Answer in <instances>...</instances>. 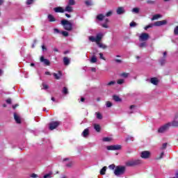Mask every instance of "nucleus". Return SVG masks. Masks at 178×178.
Returning a JSON list of instances; mask_svg holds the SVG:
<instances>
[{
    "instance_id": "1",
    "label": "nucleus",
    "mask_w": 178,
    "mask_h": 178,
    "mask_svg": "<svg viewBox=\"0 0 178 178\" xmlns=\"http://www.w3.org/2000/svg\"><path fill=\"white\" fill-rule=\"evenodd\" d=\"M169 129H170V124H169V122L165 123L164 124H163L162 126H161L158 130H157V133H159V134H164V133H166V131H168V130H169Z\"/></svg>"
},
{
    "instance_id": "2",
    "label": "nucleus",
    "mask_w": 178,
    "mask_h": 178,
    "mask_svg": "<svg viewBox=\"0 0 178 178\" xmlns=\"http://www.w3.org/2000/svg\"><path fill=\"white\" fill-rule=\"evenodd\" d=\"M61 24L63 26V28L65 30H67V31H72L73 29V24L70 23V22L66 20V19H63L61 21Z\"/></svg>"
},
{
    "instance_id": "3",
    "label": "nucleus",
    "mask_w": 178,
    "mask_h": 178,
    "mask_svg": "<svg viewBox=\"0 0 178 178\" xmlns=\"http://www.w3.org/2000/svg\"><path fill=\"white\" fill-rule=\"evenodd\" d=\"M124 172H126V168L123 166H117L114 170V175L115 176H122V175H124Z\"/></svg>"
},
{
    "instance_id": "4",
    "label": "nucleus",
    "mask_w": 178,
    "mask_h": 178,
    "mask_svg": "<svg viewBox=\"0 0 178 178\" xmlns=\"http://www.w3.org/2000/svg\"><path fill=\"white\" fill-rule=\"evenodd\" d=\"M106 149H108V151H118L119 149H122V145H114L107 146Z\"/></svg>"
},
{
    "instance_id": "5",
    "label": "nucleus",
    "mask_w": 178,
    "mask_h": 178,
    "mask_svg": "<svg viewBox=\"0 0 178 178\" xmlns=\"http://www.w3.org/2000/svg\"><path fill=\"white\" fill-rule=\"evenodd\" d=\"M141 160H131L127 162V166H136L137 165H140Z\"/></svg>"
},
{
    "instance_id": "6",
    "label": "nucleus",
    "mask_w": 178,
    "mask_h": 178,
    "mask_svg": "<svg viewBox=\"0 0 178 178\" xmlns=\"http://www.w3.org/2000/svg\"><path fill=\"white\" fill-rule=\"evenodd\" d=\"M59 124H60V122H59L58 121L51 122L49 124V130H55V129H56V127H58V126H59Z\"/></svg>"
},
{
    "instance_id": "7",
    "label": "nucleus",
    "mask_w": 178,
    "mask_h": 178,
    "mask_svg": "<svg viewBox=\"0 0 178 178\" xmlns=\"http://www.w3.org/2000/svg\"><path fill=\"white\" fill-rule=\"evenodd\" d=\"M148 38H149V35L146 33H143L139 36L140 41H147Z\"/></svg>"
},
{
    "instance_id": "8",
    "label": "nucleus",
    "mask_w": 178,
    "mask_h": 178,
    "mask_svg": "<svg viewBox=\"0 0 178 178\" xmlns=\"http://www.w3.org/2000/svg\"><path fill=\"white\" fill-rule=\"evenodd\" d=\"M150 155H151V152H149V151H143L141 152L140 156L143 159H148Z\"/></svg>"
},
{
    "instance_id": "9",
    "label": "nucleus",
    "mask_w": 178,
    "mask_h": 178,
    "mask_svg": "<svg viewBox=\"0 0 178 178\" xmlns=\"http://www.w3.org/2000/svg\"><path fill=\"white\" fill-rule=\"evenodd\" d=\"M40 62L42 63H44V65H45V66H49V65H51V62H49V60L44 58V56H42L40 57Z\"/></svg>"
},
{
    "instance_id": "10",
    "label": "nucleus",
    "mask_w": 178,
    "mask_h": 178,
    "mask_svg": "<svg viewBox=\"0 0 178 178\" xmlns=\"http://www.w3.org/2000/svg\"><path fill=\"white\" fill-rule=\"evenodd\" d=\"M168 24V21L166 20H163V21H157L156 22H154V26H156V27H159L161 26H165V24Z\"/></svg>"
},
{
    "instance_id": "11",
    "label": "nucleus",
    "mask_w": 178,
    "mask_h": 178,
    "mask_svg": "<svg viewBox=\"0 0 178 178\" xmlns=\"http://www.w3.org/2000/svg\"><path fill=\"white\" fill-rule=\"evenodd\" d=\"M56 13H65V9L63 7H56L54 8Z\"/></svg>"
},
{
    "instance_id": "12",
    "label": "nucleus",
    "mask_w": 178,
    "mask_h": 178,
    "mask_svg": "<svg viewBox=\"0 0 178 178\" xmlns=\"http://www.w3.org/2000/svg\"><path fill=\"white\" fill-rule=\"evenodd\" d=\"M117 15H123V13H126V10H124V7H118L116 10Z\"/></svg>"
},
{
    "instance_id": "13",
    "label": "nucleus",
    "mask_w": 178,
    "mask_h": 178,
    "mask_svg": "<svg viewBox=\"0 0 178 178\" xmlns=\"http://www.w3.org/2000/svg\"><path fill=\"white\" fill-rule=\"evenodd\" d=\"M81 136L83 137H84V138H87V137H88V136H90V129H88V128H87L85 130H83V131L81 134Z\"/></svg>"
},
{
    "instance_id": "14",
    "label": "nucleus",
    "mask_w": 178,
    "mask_h": 178,
    "mask_svg": "<svg viewBox=\"0 0 178 178\" xmlns=\"http://www.w3.org/2000/svg\"><path fill=\"white\" fill-rule=\"evenodd\" d=\"M170 127H178V120H174L170 122H168Z\"/></svg>"
},
{
    "instance_id": "15",
    "label": "nucleus",
    "mask_w": 178,
    "mask_h": 178,
    "mask_svg": "<svg viewBox=\"0 0 178 178\" xmlns=\"http://www.w3.org/2000/svg\"><path fill=\"white\" fill-rule=\"evenodd\" d=\"M64 12H68V13H72V12H73V7L70 5H67L64 9Z\"/></svg>"
},
{
    "instance_id": "16",
    "label": "nucleus",
    "mask_w": 178,
    "mask_h": 178,
    "mask_svg": "<svg viewBox=\"0 0 178 178\" xmlns=\"http://www.w3.org/2000/svg\"><path fill=\"white\" fill-rule=\"evenodd\" d=\"M102 37H104V34L103 33H97L96 35V42L98 43L99 42V41H101V40H102Z\"/></svg>"
},
{
    "instance_id": "17",
    "label": "nucleus",
    "mask_w": 178,
    "mask_h": 178,
    "mask_svg": "<svg viewBox=\"0 0 178 178\" xmlns=\"http://www.w3.org/2000/svg\"><path fill=\"white\" fill-rule=\"evenodd\" d=\"M150 83H152V84H154V86H158V83H159V81L158 80V78H152L150 79Z\"/></svg>"
},
{
    "instance_id": "18",
    "label": "nucleus",
    "mask_w": 178,
    "mask_h": 178,
    "mask_svg": "<svg viewBox=\"0 0 178 178\" xmlns=\"http://www.w3.org/2000/svg\"><path fill=\"white\" fill-rule=\"evenodd\" d=\"M53 76L55 77V79L56 80H59V79H60V77H62V72L60 71H59L58 74L53 73Z\"/></svg>"
},
{
    "instance_id": "19",
    "label": "nucleus",
    "mask_w": 178,
    "mask_h": 178,
    "mask_svg": "<svg viewBox=\"0 0 178 178\" xmlns=\"http://www.w3.org/2000/svg\"><path fill=\"white\" fill-rule=\"evenodd\" d=\"M14 119H15L16 123L22 122V121L20 120V117L19 115H17V114L16 113H14Z\"/></svg>"
},
{
    "instance_id": "20",
    "label": "nucleus",
    "mask_w": 178,
    "mask_h": 178,
    "mask_svg": "<svg viewBox=\"0 0 178 178\" xmlns=\"http://www.w3.org/2000/svg\"><path fill=\"white\" fill-rule=\"evenodd\" d=\"M63 62H64V65H65V66H67V65L70 63V59H69V58L67 57H64Z\"/></svg>"
},
{
    "instance_id": "21",
    "label": "nucleus",
    "mask_w": 178,
    "mask_h": 178,
    "mask_svg": "<svg viewBox=\"0 0 178 178\" xmlns=\"http://www.w3.org/2000/svg\"><path fill=\"white\" fill-rule=\"evenodd\" d=\"M104 17H105V15L99 14L96 17V19L99 22H102V20H104Z\"/></svg>"
},
{
    "instance_id": "22",
    "label": "nucleus",
    "mask_w": 178,
    "mask_h": 178,
    "mask_svg": "<svg viewBox=\"0 0 178 178\" xmlns=\"http://www.w3.org/2000/svg\"><path fill=\"white\" fill-rule=\"evenodd\" d=\"M109 22V19H105V23L104 24H102V27H104V29H108V23Z\"/></svg>"
},
{
    "instance_id": "23",
    "label": "nucleus",
    "mask_w": 178,
    "mask_h": 178,
    "mask_svg": "<svg viewBox=\"0 0 178 178\" xmlns=\"http://www.w3.org/2000/svg\"><path fill=\"white\" fill-rule=\"evenodd\" d=\"M48 19H49V22H56V19H55V17H54V15H48Z\"/></svg>"
},
{
    "instance_id": "24",
    "label": "nucleus",
    "mask_w": 178,
    "mask_h": 178,
    "mask_svg": "<svg viewBox=\"0 0 178 178\" xmlns=\"http://www.w3.org/2000/svg\"><path fill=\"white\" fill-rule=\"evenodd\" d=\"M113 99H114V101H115V102H120V101H122L120 97H119V96H118V95H114L113 97Z\"/></svg>"
},
{
    "instance_id": "25",
    "label": "nucleus",
    "mask_w": 178,
    "mask_h": 178,
    "mask_svg": "<svg viewBox=\"0 0 178 178\" xmlns=\"http://www.w3.org/2000/svg\"><path fill=\"white\" fill-rule=\"evenodd\" d=\"M162 17V15H159V14H157V15H154L152 18V20H157V19H159Z\"/></svg>"
},
{
    "instance_id": "26",
    "label": "nucleus",
    "mask_w": 178,
    "mask_h": 178,
    "mask_svg": "<svg viewBox=\"0 0 178 178\" xmlns=\"http://www.w3.org/2000/svg\"><path fill=\"white\" fill-rule=\"evenodd\" d=\"M94 129L96 130V131H101V127L99 126V124H95Z\"/></svg>"
},
{
    "instance_id": "27",
    "label": "nucleus",
    "mask_w": 178,
    "mask_h": 178,
    "mask_svg": "<svg viewBox=\"0 0 178 178\" xmlns=\"http://www.w3.org/2000/svg\"><path fill=\"white\" fill-rule=\"evenodd\" d=\"M97 44V45L99 48H102L103 49H106V45H105V44H102L99 42H98Z\"/></svg>"
},
{
    "instance_id": "28",
    "label": "nucleus",
    "mask_w": 178,
    "mask_h": 178,
    "mask_svg": "<svg viewBox=\"0 0 178 178\" xmlns=\"http://www.w3.org/2000/svg\"><path fill=\"white\" fill-rule=\"evenodd\" d=\"M102 140L104 141L105 143H109L112 141V138L106 137V138H104Z\"/></svg>"
},
{
    "instance_id": "29",
    "label": "nucleus",
    "mask_w": 178,
    "mask_h": 178,
    "mask_svg": "<svg viewBox=\"0 0 178 178\" xmlns=\"http://www.w3.org/2000/svg\"><path fill=\"white\" fill-rule=\"evenodd\" d=\"M97 62V57L95 56H92L90 59V63H96Z\"/></svg>"
},
{
    "instance_id": "30",
    "label": "nucleus",
    "mask_w": 178,
    "mask_h": 178,
    "mask_svg": "<svg viewBox=\"0 0 178 178\" xmlns=\"http://www.w3.org/2000/svg\"><path fill=\"white\" fill-rule=\"evenodd\" d=\"M145 47H147V42H143L138 44L139 48H145Z\"/></svg>"
},
{
    "instance_id": "31",
    "label": "nucleus",
    "mask_w": 178,
    "mask_h": 178,
    "mask_svg": "<svg viewBox=\"0 0 178 178\" xmlns=\"http://www.w3.org/2000/svg\"><path fill=\"white\" fill-rule=\"evenodd\" d=\"M89 40L91 41L92 42H97V39L94 36H90Z\"/></svg>"
},
{
    "instance_id": "32",
    "label": "nucleus",
    "mask_w": 178,
    "mask_h": 178,
    "mask_svg": "<svg viewBox=\"0 0 178 178\" xmlns=\"http://www.w3.org/2000/svg\"><path fill=\"white\" fill-rule=\"evenodd\" d=\"M97 119H99V120H101V119H102V115L100 113H95Z\"/></svg>"
},
{
    "instance_id": "33",
    "label": "nucleus",
    "mask_w": 178,
    "mask_h": 178,
    "mask_svg": "<svg viewBox=\"0 0 178 178\" xmlns=\"http://www.w3.org/2000/svg\"><path fill=\"white\" fill-rule=\"evenodd\" d=\"M140 12V8H134L132 9L133 13H138Z\"/></svg>"
},
{
    "instance_id": "34",
    "label": "nucleus",
    "mask_w": 178,
    "mask_h": 178,
    "mask_svg": "<svg viewBox=\"0 0 178 178\" xmlns=\"http://www.w3.org/2000/svg\"><path fill=\"white\" fill-rule=\"evenodd\" d=\"M76 1H74V0H70L68 2V5H70V6H73V5H75Z\"/></svg>"
},
{
    "instance_id": "35",
    "label": "nucleus",
    "mask_w": 178,
    "mask_h": 178,
    "mask_svg": "<svg viewBox=\"0 0 178 178\" xmlns=\"http://www.w3.org/2000/svg\"><path fill=\"white\" fill-rule=\"evenodd\" d=\"M105 172H106V167H104V168L100 170V175H105Z\"/></svg>"
},
{
    "instance_id": "36",
    "label": "nucleus",
    "mask_w": 178,
    "mask_h": 178,
    "mask_svg": "<svg viewBox=\"0 0 178 178\" xmlns=\"http://www.w3.org/2000/svg\"><path fill=\"white\" fill-rule=\"evenodd\" d=\"M43 177L44 178H51V177H52V172L44 175Z\"/></svg>"
},
{
    "instance_id": "37",
    "label": "nucleus",
    "mask_w": 178,
    "mask_h": 178,
    "mask_svg": "<svg viewBox=\"0 0 178 178\" xmlns=\"http://www.w3.org/2000/svg\"><path fill=\"white\" fill-rule=\"evenodd\" d=\"M168 147V143H165L162 145L160 149H166V147Z\"/></svg>"
},
{
    "instance_id": "38",
    "label": "nucleus",
    "mask_w": 178,
    "mask_h": 178,
    "mask_svg": "<svg viewBox=\"0 0 178 178\" xmlns=\"http://www.w3.org/2000/svg\"><path fill=\"white\" fill-rule=\"evenodd\" d=\"M121 76L124 77V79H127V77H129V73L124 72L121 74Z\"/></svg>"
},
{
    "instance_id": "39",
    "label": "nucleus",
    "mask_w": 178,
    "mask_h": 178,
    "mask_svg": "<svg viewBox=\"0 0 178 178\" xmlns=\"http://www.w3.org/2000/svg\"><path fill=\"white\" fill-rule=\"evenodd\" d=\"M163 155H165V153H163V152H162L160 154V156L159 157H156V160H159V159H162V158H163Z\"/></svg>"
},
{
    "instance_id": "40",
    "label": "nucleus",
    "mask_w": 178,
    "mask_h": 178,
    "mask_svg": "<svg viewBox=\"0 0 178 178\" xmlns=\"http://www.w3.org/2000/svg\"><path fill=\"white\" fill-rule=\"evenodd\" d=\"M63 94H69V92L67 91V88H66V87L63 88Z\"/></svg>"
},
{
    "instance_id": "41",
    "label": "nucleus",
    "mask_w": 178,
    "mask_h": 178,
    "mask_svg": "<svg viewBox=\"0 0 178 178\" xmlns=\"http://www.w3.org/2000/svg\"><path fill=\"white\" fill-rule=\"evenodd\" d=\"M152 27H154V24H149L145 27V30H148V29H151Z\"/></svg>"
},
{
    "instance_id": "42",
    "label": "nucleus",
    "mask_w": 178,
    "mask_h": 178,
    "mask_svg": "<svg viewBox=\"0 0 178 178\" xmlns=\"http://www.w3.org/2000/svg\"><path fill=\"white\" fill-rule=\"evenodd\" d=\"M61 34L64 36V37H67L69 35V33L67 31H63L61 33Z\"/></svg>"
},
{
    "instance_id": "43",
    "label": "nucleus",
    "mask_w": 178,
    "mask_h": 178,
    "mask_svg": "<svg viewBox=\"0 0 178 178\" xmlns=\"http://www.w3.org/2000/svg\"><path fill=\"white\" fill-rule=\"evenodd\" d=\"M117 83L118 84H123V83H124V79H118Z\"/></svg>"
},
{
    "instance_id": "44",
    "label": "nucleus",
    "mask_w": 178,
    "mask_h": 178,
    "mask_svg": "<svg viewBox=\"0 0 178 178\" xmlns=\"http://www.w3.org/2000/svg\"><path fill=\"white\" fill-rule=\"evenodd\" d=\"M112 13H113V12L112 10H110L106 14V16L107 17H109V16H112Z\"/></svg>"
},
{
    "instance_id": "45",
    "label": "nucleus",
    "mask_w": 178,
    "mask_h": 178,
    "mask_svg": "<svg viewBox=\"0 0 178 178\" xmlns=\"http://www.w3.org/2000/svg\"><path fill=\"white\" fill-rule=\"evenodd\" d=\"M130 27H136V26H137V24H136V22H132L129 24Z\"/></svg>"
},
{
    "instance_id": "46",
    "label": "nucleus",
    "mask_w": 178,
    "mask_h": 178,
    "mask_svg": "<svg viewBox=\"0 0 178 178\" xmlns=\"http://www.w3.org/2000/svg\"><path fill=\"white\" fill-rule=\"evenodd\" d=\"M42 87H43V90H48V88H49L48 85H47L45 83H42Z\"/></svg>"
},
{
    "instance_id": "47",
    "label": "nucleus",
    "mask_w": 178,
    "mask_h": 178,
    "mask_svg": "<svg viewBox=\"0 0 178 178\" xmlns=\"http://www.w3.org/2000/svg\"><path fill=\"white\" fill-rule=\"evenodd\" d=\"M147 3H149L150 5H154V3H155V1L152 0H147Z\"/></svg>"
},
{
    "instance_id": "48",
    "label": "nucleus",
    "mask_w": 178,
    "mask_h": 178,
    "mask_svg": "<svg viewBox=\"0 0 178 178\" xmlns=\"http://www.w3.org/2000/svg\"><path fill=\"white\" fill-rule=\"evenodd\" d=\"M174 34H175V35H178V26L175 28Z\"/></svg>"
},
{
    "instance_id": "49",
    "label": "nucleus",
    "mask_w": 178,
    "mask_h": 178,
    "mask_svg": "<svg viewBox=\"0 0 178 178\" xmlns=\"http://www.w3.org/2000/svg\"><path fill=\"white\" fill-rule=\"evenodd\" d=\"M113 84H116L115 81H110L107 83V86H113Z\"/></svg>"
},
{
    "instance_id": "50",
    "label": "nucleus",
    "mask_w": 178,
    "mask_h": 178,
    "mask_svg": "<svg viewBox=\"0 0 178 178\" xmlns=\"http://www.w3.org/2000/svg\"><path fill=\"white\" fill-rule=\"evenodd\" d=\"M106 105L107 108H111V106H112V103L111 102H106Z\"/></svg>"
},
{
    "instance_id": "51",
    "label": "nucleus",
    "mask_w": 178,
    "mask_h": 178,
    "mask_svg": "<svg viewBox=\"0 0 178 178\" xmlns=\"http://www.w3.org/2000/svg\"><path fill=\"white\" fill-rule=\"evenodd\" d=\"M108 168L111 170H113L115 169V164H111L108 166Z\"/></svg>"
},
{
    "instance_id": "52",
    "label": "nucleus",
    "mask_w": 178,
    "mask_h": 178,
    "mask_svg": "<svg viewBox=\"0 0 178 178\" xmlns=\"http://www.w3.org/2000/svg\"><path fill=\"white\" fill-rule=\"evenodd\" d=\"M85 3H86V5H87L88 6H91V1H85Z\"/></svg>"
},
{
    "instance_id": "53",
    "label": "nucleus",
    "mask_w": 178,
    "mask_h": 178,
    "mask_svg": "<svg viewBox=\"0 0 178 178\" xmlns=\"http://www.w3.org/2000/svg\"><path fill=\"white\" fill-rule=\"evenodd\" d=\"M100 59L105 60V58L104 57V54L102 53H99Z\"/></svg>"
},
{
    "instance_id": "54",
    "label": "nucleus",
    "mask_w": 178,
    "mask_h": 178,
    "mask_svg": "<svg viewBox=\"0 0 178 178\" xmlns=\"http://www.w3.org/2000/svg\"><path fill=\"white\" fill-rule=\"evenodd\" d=\"M26 3L27 5H31V3H33V0H27Z\"/></svg>"
},
{
    "instance_id": "55",
    "label": "nucleus",
    "mask_w": 178,
    "mask_h": 178,
    "mask_svg": "<svg viewBox=\"0 0 178 178\" xmlns=\"http://www.w3.org/2000/svg\"><path fill=\"white\" fill-rule=\"evenodd\" d=\"M54 33L58 34V33H60V31H59V29H54Z\"/></svg>"
},
{
    "instance_id": "56",
    "label": "nucleus",
    "mask_w": 178,
    "mask_h": 178,
    "mask_svg": "<svg viewBox=\"0 0 178 178\" xmlns=\"http://www.w3.org/2000/svg\"><path fill=\"white\" fill-rule=\"evenodd\" d=\"M31 177L36 178V177H38V175L36 174H32Z\"/></svg>"
},
{
    "instance_id": "57",
    "label": "nucleus",
    "mask_w": 178,
    "mask_h": 178,
    "mask_svg": "<svg viewBox=\"0 0 178 178\" xmlns=\"http://www.w3.org/2000/svg\"><path fill=\"white\" fill-rule=\"evenodd\" d=\"M6 102H7V104H11V103H12V99H8L6 100Z\"/></svg>"
},
{
    "instance_id": "58",
    "label": "nucleus",
    "mask_w": 178,
    "mask_h": 178,
    "mask_svg": "<svg viewBox=\"0 0 178 178\" xmlns=\"http://www.w3.org/2000/svg\"><path fill=\"white\" fill-rule=\"evenodd\" d=\"M115 61L117 62V63H122V60L115 59Z\"/></svg>"
},
{
    "instance_id": "59",
    "label": "nucleus",
    "mask_w": 178,
    "mask_h": 178,
    "mask_svg": "<svg viewBox=\"0 0 178 178\" xmlns=\"http://www.w3.org/2000/svg\"><path fill=\"white\" fill-rule=\"evenodd\" d=\"M90 70H92V72H97V69L95 67H91Z\"/></svg>"
},
{
    "instance_id": "60",
    "label": "nucleus",
    "mask_w": 178,
    "mask_h": 178,
    "mask_svg": "<svg viewBox=\"0 0 178 178\" xmlns=\"http://www.w3.org/2000/svg\"><path fill=\"white\" fill-rule=\"evenodd\" d=\"M42 51H47V47H45L44 45H42Z\"/></svg>"
},
{
    "instance_id": "61",
    "label": "nucleus",
    "mask_w": 178,
    "mask_h": 178,
    "mask_svg": "<svg viewBox=\"0 0 178 178\" xmlns=\"http://www.w3.org/2000/svg\"><path fill=\"white\" fill-rule=\"evenodd\" d=\"M4 2H5V0H0V6L3 5Z\"/></svg>"
},
{
    "instance_id": "62",
    "label": "nucleus",
    "mask_w": 178,
    "mask_h": 178,
    "mask_svg": "<svg viewBox=\"0 0 178 178\" xmlns=\"http://www.w3.org/2000/svg\"><path fill=\"white\" fill-rule=\"evenodd\" d=\"M45 74H47V76H51V72H46Z\"/></svg>"
},
{
    "instance_id": "63",
    "label": "nucleus",
    "mask_w": 178,
    "mask_h": 178,
    "mask_svg": "<svg viewBox=\"0 0 178 178\" xmlns=\"http://www.w3.org/2000/svg\"><path fill=\"white\" fill-rule=\"evenodd\" d=\"M134 108H136V106H134V105H131L130 106V109H134Z\"/></svg>"
},
{
    "instance_id": "64",
    "label": "nucleus",
    "mask_w": 178,
    "mask_h": 178,
    "mask_svg": "<svg viewBox=\"0 0 178 178\" xmlns=\"http://www.w3.org/2000/svg\"><path fill=\"white\" fill-rule=\"evenodd\" d=\"M65 16H66V17H68V18H70V17H71L70 15H69V14H67V13L65 14Z\"/></svg>"
}]
</instances>
